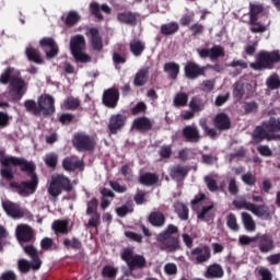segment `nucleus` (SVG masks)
<instances>
[{"mask_svg": "<svg viewBox=\"0 0 280 280\" xmlns=\"http://www.w3.org/2000/svg\"><path fill=\"white\" fill-rule=\"evenodd\" d=\"M2 165L0 170V176L3 180H12L14 178V174L12 173V167H20L22 172H27L31 174V182H23L20 186L18 183H11L10 187L18 189L20 196H31L36 191V187L38 186V177L34 174V163L27 162L22 158L14 156H4L0 160Z\"/></svg>", "mask_w": 280, "mask_h": 280, "instance_id": "obj_1", "label": "nucleus"}, {"mask_svg": "<svg viewBox=\"0 0 280 280\" xmlns=\"http://www.w3.org/2000/svg\"><path fill=\"white\" fill-rule=\"evenodd\" d=\"M273 132H280V119L271 117L269 120L265 121L262 126L257 127L254 130L253 139L255 143H260L267 139V141H272V139H279L280 136L275 135Z\"/></svg>", "mask_w": 280, "mask_h": 280, "instance_id": "obj_2", "label": "nucleus"}, {"mask_svg": "<svg viewBox=\"0 0 280 280\" xmlns=\"http://www.w3.org/2000/svg\"><path fill=\"white\" fill-rule=\"evenodd\" d=\"M277 62H280L279 51H260L256 56V62L250 63V68L255 71H261V69H272V66L277 65Z\"/></svg>", "mask_w": 280, "mask_h": 280, "instance_id": "obj_3", "label": "nucleus"}, {"mask_svg": "<svg viewBox=\"0 0 280 280\" xmlns=\"http://www.w3.org/2000/svg\"><path fill=\"white\" fill-rule=\"evenodd\" d=\"M86 49V42L84 40V36L77 35L71 37L70 39V51L77 62H90L91 57L84 52Z\"/></svg>", "mask_w": 280, "mask_h": 280, "instance_id": "obj_4", "label": "nucleus"}, {"mask_svg": "<svg viewBox=\"0 0 280 280\" xmlns=\"http://www.w3.org/2000/svg\"><path fill=\"white\" fill-rule=\"evenodd\" d=\"M62 189H66V191H71V182L65 175L54 174L48 187V194L52 196V198H57V196L62 194Z\"/></svg>", "mask_w": 280, "mask_h": 280, "instance_id": "obj_5", "label": "nucleus"}, {"mask_svg": "<svg viewBox=\"0 0 280 280\" xmlns=\"http://www.w3.org/2000/svg\"><path fill=\"white\" fill-rule=\"evenodd\" d=\"M2 207L10 215V218H13V220H20V218H26L27 220L32 221L34 220V215L26 209L21 208V206L12 202V201H4L2 202Z\"/></svg>", "mask_w": 280, "mask_h": 280, "instance_id": "obj_6", "label": "nucleus"}, {"mask_svg": "<svg viewBox=\"0 0 280 280\" xmlns=\"http://www.w3.org/2000/svg\"><path fill=\"white\" fill-rule=\"evenodd\" d=\"M120 257L122 261H126L130 270H137V268H143L145 266V257L135 255L130 248L122 249Z\"/></svg>", "mask_w": 280, "mask_h": 280, "instance_id": "obj_7", "label": "nucleus"}, {"mask_svg": "<svg viewBox=\"0 0 280 280\" xmlns=\"http://www.w3.org/2000/svg\"><path fill=\"white\" fill-rule=\"evenodd\" d=\"M73 145L79 152H91L95 149V138L86 133H77L73 139Z\"/></svg>", "mask_w": 280, "mask_h": 280, "instance_id": "obj_8", "label": "nucleus"}, {"mask_svg": "<svg viewBox=\"0 0 280 280\" xmlns=\"http://www.w3.org/2000/svg\"><path fill=\"white\" fill-rule=\"evenodd\" d=\"M9 97L13 100V102H19L25 95L27 91V82L23 79L14 78L10 83Z\"/></svg>", "mask_w": 280, "mask_h": 280, "instance_id": "obj_9", "label": "nucleus"}, {"mask_svg": "<svg viewBox=\"0 0 280 280\" xmlns=\"http://www.w3.org/2000/svg\"><path fill=\"white\" fill-rule=\"evenodd\" d=\"M37 104L39 108V115L40 113H43V115H54L56 112V107L54 106V97L51 95H42L38 98Z\"/></svg>", "mask_w": 280, "mask_h": 280, "instance_id": "obj_10", "label": "nucleus"}, {"mask_svg": "<svg viewBox=\"0 0 280 280\" xmlns=\"http://www.w3.org/2000/svg\"><path fill=\"white\" fill-rule=\"evenodd\" d=\"M197 54L200 58H210V60H218L224 57V48L222 46H213L212 48H198Z\"/></svg>", "mask_w": 280, "mask_h": 280, "instance_id": "obj_11", "label": "nucleus"}, {"mask_svg": "<svg viewBox=\"0 0 280 280\" xmlns=\"http://www.w3.org/2000/svg\"><path fill=\"white\" fill-rule=\"evenodd\" d=\"M39 45L42 49H44L46 54V58L51 59L58 56V45H56V42L54 40V38L45 37L39 40Z\"/></svg>", "mask_w": 280, "mask_h": 280, "instance_id": "obj_12", "label": "nucleus"}, {"mask_svg": "<svg viewBox=\"0 0 280 280\" xmlns=\"http://www.w3.org/2000/svg\"><path fill=\"white\" fill-rule=\"evenodd\" d=\"M190 258L192 261H196V264H205V261L211 259V250L207 246L197 247L191 250Z\"/></svg>", "mask_w": 280, "mask_h": 280, "instance_id": "obj_13", "label": "nucleus"}, {"mask_svg": "<svg viewBox=\"0 0 280 280\" xmlns=\"http://www.w3.org/2000/svg\"><path fill=\"white\" fill-rule=\"evenodd\" d=\"M160 243V248L166 250V253H174L180 248V241L178 237L168 236L163 240H158Z\"/></svg>", "mask_w": 280, "mask_h": 280, "instance_id": "obj_14", "label": "nucleus"}, {"mask_svg": "<svg viewBox=\"0 0 280 280\" xmlns=\"http://www.w3.org/2000/svg\"><path fill=\"white\" fill-rule=\"evenodd\" d=\"M125 124H126V117L121 116V114L113 115L109 118V124H108L109 135H117V132H119V130L124 128Z\"/></svg>", "mask_w": 280, "mask_h": 280, "instance_id": "obj_15", "label": "nucleus"}, {"mask_svg": "<svg viewBox=\"0 0 280 280\" xmlns=\"http://www.w3.org/2000/svg\"><path fill=\"white\" fill-rule=\"evenodd\" d=\"M15 235L19 240V242H32V238L34 237V232L32 231V228L27 224H20L16 226Z\"/></svg>", "mask_w": 280, "mask_h": 280, "instance_id": "obj_16", "label": "nucleus"}, {"mask_svg": "<svg viewBox=\"0 0 280 280\" xmlns=\"http://www.w3.org/2000/svg\"><path fill=\"white\" fill-rule=\"evenodd\" d=\"M185 74L188 80H196L199 75H205V67H200L196 62L189 61L185 66Z\"/></svg>", "mask_w": 280, "mask_h": 280, "instance_id": "obj_17", "label": "nucleus"}, {"mask_svg": "<svg viewBox=\"0 0 280 280\" xmlns=\"http://www.w3.org/2000/svg\"><path fill=\"white\" fill-rule=\"evenodd\" d=\"M258 240V248L260 253H271V250H275V240H272V236L268 234H259Z\"/></svg>", "mask_w": 280, "mask_h": 280, "instance_id": "obj_18", "label": "nucleus"}, {"mask_svg": "<svg viewBox=\"0 0 280 280\" xmlns=\"http://www.w3.org/2000/svg\"><path fill=\"white\" fill-rule=\"evenodd\" d=\"M119 102V92L117 90H107L103 95V104L108 108H115Z\"/></svg>", "mask_w": 280, "mask_h": 280, "instance_id": "obj_19", "label": "nucleus"}, {"mask_svg": "<svg viewBox=\"0 0 280 280\" xmlns=\"http://www.w3.org/2000/svg\"><path fill=\"white\" fill-rule=\"evenodd\" d=\"M56 235H67L71 232V223L67 220H57L51 225Z\"/></svg>", "mask_w": 280, "mask_h": 280, "instance_id": "obj_20", "label": "nucleus"}, {"mask_svg": "<svg viewBox=\"0 0 280 280\" xmlns=\"http://www.w3.org/2000/svg\"><path fill=\"white\" fill-rule=\"evenodd\" d=\"M40 266H43L40 259H34L32 264H30V261H27L26 259L19 260L20 272L27 273L30 272V270H40Z\"/></svg>", "mask_w": 280, "mask_h": 280, "instance_id": "obj_21", "label": "nucleus"}, {"mask_svg": "<svg viewBox=\"0 0 280 280\" xmlns=\"http://www.w3.org/2000/svg\"><path fill=\"white\" fill-rule=\"evenodd\" d=\"M249 211L256 215L257 218H260L261 220H270V210L266 205L256 206L252 203V209Z\"/></svg>", "mask_w": 280, "mask_h": 280, "instance_id": "obj_22", "label": "nucleus"}, {"mask_svg": "<svg viewBox=\"0 0 280 280\" xmlns=\"http://www.w3.org/2000/svg\"><path fill=\"white\" fill-rule=\"evenodd\" d=\"M62 166L67 172H73V170H83L84 163L72 156L66 158L62 162Z\"/></svg>", "mask_w": 280, "mask_h": 280, "instance_id": "obj_23", "label": "nucleus"}, {"mask_svg": "<svg viewBox=\"0 0 280 280\" xmlns=\"http://www.w3.org/2000/svg\"><path fill=\"white\" fill-rule=\"evenodd\" d=\"M207 279H222L224 277V269L222 266L214 264L210 265L205 273Z\"/></svg>", "mask_w": 280, "mask_h": 280, "instance_id": "obj_24", "label": "nucleus"}, {"mask_svg": "<svg viewBox=\"0 0 280 280\" xmlns=\"http://www.w3.org/2000/svg\"><path fill=\"white\" fill-rule=\"evenodd\" d=\"M213 121L215 128L219 130H229V128H231V119H229V116L224 113L218 114Z\"/></svg>", "mask_w": 280, "mask_h": 280, "instance_id": "obj_25", "label": "nucleus"}, {"mask_svg": "<svg viewBox=\"0 0 280 280\" xmlns=\"http://www.w3.org/2000/svg\"><path fill=\"white\" fill-rule=\"evenodd\" d=\"M242 222L244 225V229L247 230L248 233H255L257 230V224L255 223V219L247 212L242 213Z\"/></svg>", "mask_w": 280, "mask_h": 280, "instance_id": "obj_26", "label": "nucleus"}, {"mask_svg": "<svg viewBox=\"0 0 280 280\" xmlns=\"http://www.w3.org/2000/svg\"><path fill=\"white\" fill-rule=\"evenodd\" d=\"M90 10H91L92 14H94V16H96V19H100V20H102V13H100V10H102L106 14H110V7L109 5L102 4L100 7V4H97V2H92L90 4Z\"/></svg>", "mask_w": 280, "mask_h": 280, "instance_id": "obj_27", "label": "nucleus"}, {"mask_svg": "<svg viewBox=\"0 0 280 280\" xmlns=\"http://www.w3.org/2000/svg\"><path fill=\"white\" fill-rule=\"evenodd\" d=\"M164 71L172 80H176V78H178V73H180V66L176 62H168L164 65Z\"/></svg>", "mask_w": 280, "mask_h": 280, "instance_id": "obj_28", "label": "nucleus"}, {"mask_svg": "<svg viewBox=\"0 0 280 280\" xmlns=\"http://www.w3.org/2000/svg\"><path fill=\"white\" fill-rule=\"evenodd\" d=\"M89 34L92 38V47L93 49H95L96 51H100L103 47L102 45V37H100V32L97 31V28H91L89 31Z\"/></svg>", "mask_w": 280, "mask_h": 280, "instance_id": "obj_29", "label": "nucleus"}, {"mask_svg": "<svg viewBox=\"0 0 280 280\" xmlns=\"http://www.w3.org/2000/svg\"><path fill=\"white\" fill-rule=\"evenodd\" d=\"M149 222L152 226H164L165 214H163V212H152L149 215Z\"/></svg>", "mask_w": 280, "mask_h": 280, "instance_id": "obj_30", "label": "nucleus"}, {"mask_svg": "<svg viewBox=\"0 0 280 280\" xmlns=\"http://www.w3.org/2000/svg\"><path fill=\"white\" fill-rule=\"evenodd\" d=\"M187 167L176 165L171 168V176L174 180H183L187 176Z\"/></svg>", "mask_w": 280, "mask_h": 280, "instance_id": "obj_31", "label": "nucleus"}, {"mask_svg": "<svg viewBox=\"0 0 280 280\" xmlns=\"http://www.w3.org/2000/svg\"><path fill=\"white\" fill-rule=\"evenodd\" d=\"M183 132H184V137H186L188 141L196 142L200 140V133L198 132V128L196 127H191V126L185 127Z\"/></svg>", "mask_w": 280, "mask_h": 280, "instance_id": "obj_32", "label": "nucleus"}, {"mask_svg": "<svg viewBox=\"0 0 280 280\" xmlns=\"http://www.w3.org/2000/svg\"><path fill=\"white\" fill-rule=\"evenodd\" d=\"M133 128H136V130H139L140 132H143L152 128V122L148 118H138L133 121Z\"/></svg>", "mask_w": 280, "mask_h": 280, "instance_id": "obj_33", "label": "nucleus"}, {"mask_svg": "<svg viewBox=\"0 0 280 280\" xmlns=\"http://www.w3.org/2000/svg\"><path fill=\"white\" fill-rule=\"evenodd\" d=\"M250 89H253L252 84L236 83L234 86L233 95L234 97H237V100H242V97H244V93H246V91H250Z\"/></svg>", "mask_w": 280, "mask_h": 280, "instance_id": "obj_34", "label": "nucleus"}, {"mask_svg": "<svg viewBox=\"0 0 280 280\" xmlns=\"http://www.w3.org/2000/svg\"><path fill=\"white\" fill-rule=\"evenodd\" d=\"M176 32H178V23L176 22H170L161 26V34L164 36H172V34H176Z\"/></svg>", "mask_w": 280, "mask_h": 280, "instance_id": "obj_35", "label": "nucleus"}, {"mask_svg": "<svg viewBox=\"0 0 280 280\" xmlns=\"http://www.w3.org/2000/svg\"><path fill=\"white\" fill-rule=\"evenodd\" d=\"M117 19L120 23H126L127 25L137 24V15L130 12L119 13Z\"/></svg>", "mask_w": 280, "mask_h": 280, "instance_id": "obj_36", "label": "nucleus"}, {"mask_svg": "<svg viewBox=\"0 0 280 280\" xmlns=\"http://www.w3.org/2000/svg\"><path fill=\"white\" fill-rule=\"evenodd\" d=\"M149 71H150V69L144 68V69H141L139 72H137L135 81H133L136 86H143V84H145V82H148Z\"/></svg>", "mask_w": 280, "mask_h": 280, "instance_id": "obj_37", "label": "nucleus"}, {"mask_svg": "<svg viewBox=\"0 0 280 280\" xmlns=\"http://www.w3.org/2000/svg\"><path fill=\"white\" fill-rule=\"evenodd\" d=\"M264 12V5L259 3L249 4V21H257V16Z\"/></svg>", "mask_w": 280, "mask_h": 280, "instance_id": "obj_38", "label": "nucleus"}, {"mask_svg": "<svg viewBox=\"0 0 280 280\" xmlns=\"http://www.w3.org/2000/svg\"><path fill=\"white\" fill-rule=\"evenodd\" d=\"M143 49H145V44L141 40L133 39L130 42V51L133 56H139L143 54Z\"/></svg>", "mask_w": 280, "mask_h": 280, "instance_id": "obj_39", "label": "nucleus"}, {"mask_svg": "<svg viewBox=\"0 0 280 280\" xmlns=\"http://www.w3.org/2000/svg\"><path fill=\"white\" fill-rule=\"evenodd\" d=\"M26 56L28 60L36 62V65H43V58H40V54L36 48L27 47L26 48Z\"/></svg>", "mask_w": 280, "mask_h": 280, "instance_id": "obj_40", "label": "nucleus"}, {"mask_svg": "<svg viewBox=\"0 0 280 280\" xmlns=\"http://www.w3.org/2000/svg\"><path fill=\"white\" fill-rule=\"evenodd\" d=\"M178 233V226L174 225V224H170L166 226V229L160 233L156 236V240H165V237H172V235H176Z\"/></svg>", "mask_w": 280, "mask_h": 280, "instance_id": "obj_41", "label": "nucleus"}, {"mask_svg": "<svg viewBox=\"0 0 280 280\" xmlns=\"http://www.w3.org/2000/svg\"><path fill=\"white\" fill-rule=\"evenodd\" d=\"M101 194L103 196L102 202H101V209L106 210L110 207L112 200L109 198H113V191L103 189L101 190Z\"/></svg>", "mask_w": 280, "mask_h": 280, "instance_id": "obj_42", "label": "nucleus"}, {"mask_svg": "<svg viewBox=\"0 0 280 280\" xmlns=\"http://www.w3.org/2000/svg\"><path fill=\"white\" fill-rule=\"evenodd\" d=\"M189 101V95L185 92H179L175 94L173 104L174 106H187V102Z\"/></svg>", "mask_w": 280, "mask_h": 280, "instance_id": "obj_43", "label": "nucleus"}, {"mask_svg": "<svg viewBox=\"0 0 280 280\" xmlns=\"http://www.w3.org/2000/svg\"><path fill=\"white\" fill-rule=\"evenodd\" d=\"M159 182V176L152 173H147L142 176H140V183L141 185H154L155 183Z\"/></svg>", "mask_w": 280, "mask_h": 280, "instance_id": "obj_44", "label": "nucleus"}, {"mask_svg": "<svg viewBox=\"0 0 280 280\" xmlns=\"http://www.w3.org/2000/svg\"><path fill=\"white\" fill-rule=\"evenodd\" d=\"M226 226L231 231H234V233L240 231V223H237V217L235 214L231 213L226 217Z\"/></svg>", "mask_w": 280, "mask_h": 280, "instance_id": "obj_45", "label": "nucleus"}, {"mask_svg": "<svg viewBox=\"0 0 280 280\" xmlns=\"http://www.w3.org/2000/svg\"><path fill=\"white\" fill-rule=\"evenodd\" d=\"M135 209L132 208V202H127L126 205L116 208V213L119 218H126L128 213H132Z\"/></svg>", "mask_w": 280, "mask_h": 280, "instance_id": "obj_46", "label": "nucleus"}, {"mask_svg": "<svg viewBox=\"0 0 280 280\" xmlns=\"http://www.w3.org/2000/svg\"><path fill=\"white\" fill-rule=\"evenodd\" d=\"M249 25L253 34H264V32H266V25L257 22V20H249Z\"/></svg>", "mask_w": 280, "mask_h": 280, "instance_id": "obj_47", "label": "nucleus"}, {"mask_svg": "<svg viewBox=\"0 0 280 280\" xmlns=\"http://www.w3.org/2000/svg\"><path fill=\"white\" fill-rule=\"evenodd\" d=\"M267 86L271 90L275 91V89H280V80L279 75L277 74H271L267 80H266Z\"/></svg>", "mask_w": 280, "mask_h": 280, "instance_id": "obj_48", "label": "nucleus"}, {"mask_svg": "<svg viewBox=\"0 0 280 280\" xmlns=\"http://www.w3.org/2000/svg\"><path fill=\"white\" fill-rule=\"evenodd\" d=\"M189 108L195 113H200L201 110H205V104L197 97H192L189 103Z\"/></svg>", "mask_w": 280, "mask_h": 280, "instance_id": "obj_49", "label": "nucleus"}, {"mask_svg": "<svg viewBox=\"0 0 280 280\" xmlns=\"http://www.w3.org/2000/svg\"><path fill=\"white\" fill-rule=\"evenodd\" d=\"M119 269L113 266H105L102 270V276L107 277V279H115Z\"/></svg>", "mask_w": 280, "mask_h": 280, "instance_id": "obj_50", "label": "nucleus"}, {"mask_svg": "<svg viewBox=\"0 0 280 280\" xmlns=\"http://www.w3.org/2000/svg\"><path fill=\"white\" fill-rule=\"evenodd\" d=\"M215 175H208L205 177L206 185L210 191H218V183L215 182Z\"/></svg>", "mask_w": 280, "mask_h": 280, "instance_id": "obj_51", "label": "nucleus"}, {"mask_svg": "<svg viewBox=\"0 0 280 280\" xmlns=\"http://www.w3.org/2000/svg\"><path fill=\"white\" fill-rule=\"evenodd\" d=\"M78 106H80V102L73 97L67 98L62 104V108L66 110H73L78 108Z\"/></svg>", "mask_w": 280, "mask_h": 280, "instance_id": "obj_52", "label": "nucleus"}, {"mask_svg": "<svg viewBox=\"0 0 280 280\" xmlns=\"http://www.w3.org/2000/svg\"><path fill=\"white\" fill-rule=\"evenodd\" d=\"M176 212L178 214V217L180 218V220H187V218H189V210L187 209V207L183 203H177L175 206Z\"/></svg>", "mask_w": 280, "mask_h": 280, "instance_id": "obj_53", "label": "nucleus"}, {"mask_svg": "<svg viewBox=\"0 0 280 280\" xmlns=\"http://www.w3.org/2000/svg\"><path fill=\"white\" fill-rule=\"evenodd\" d=\"M24 106L28 113H33V115H40V109L38 105H36V102L32 100L25 101Z\"/></svg>", "mask_w": 280, "mask_h": 280, "instance_id": "obj_54", "label": "nucleus"}, {"mask_svg": "<svg viewBox=\"0 0 280 280\" xmlns=\"http://www.w3.org/2000/svg\"><path fill=\"white\" fill-rule=\"evenodd\" d=\"M233 205L236 207V209H246V211H250L253 208V203L246 201L245 199H236L233 201Z\"/></svg>", "mask_w": 280, "mask_h": 280, "instance_id": "obj_55", "label": "nucleus"}, {"mask_svg": "<svg viewBox=\"0 0 280 280\" xmlns=\"http://www.w3.org/2000/svg\"><path fill=\"white\" fill-rule=\"evenodd\" d=\"M242 180L245 185L253 187L257 183V177H255V174L248 172L242 175Z\"/></svg>", "mask_w": 280, "mask_h": 280, "instance_id": "obj_56", "label": "nucleus"}, {"mask_svg": "<svg viewBox=\"0 0 280 280\" xmlns=\"http://www.w3.org/2000/svg\"><path fill=\"white\" fill-rule=\"evenodd\" d=\"M257 240H259V233L253 237L247 235H242L240 236L238 242L242 246H247L248 244H252V242H257Z\"/></svg>", "mask_w": 280, "mask_h": 280, "instance_id": "obj_57", "label": "nucleus"}, {"mask_svg": "<svg viewBox=\"0 0 280 280\" xmlns=\"http://www.w3.org/2000/svg\"><path fill=\"white\" fill-rule=\"evenodd\" d=\"M78 21H80V14H78V12L71 11L68 13V15L66 18L67 25H75V23H78Z\"/></svg>", "mask_w": 280, "mask_h": 280, "instance_id": "obj_58", "label": "nucleus"}, {"mask_svg": "<svg viewBox=\"0 0 280 280\" xmlns=\"http://www.w3.org/2000/svg\"><path fill=\"white\" fill-rule=\"evenodd\" d=\"M44 161L48 167H54L58 163V155L56 153H48L45 155Z\"/></svg>", "mask_w": 280, "mask_h": 280, "instance_id": "obj_59", "label": "nucleus"}, {"mask_svg": "<svg viewBox=\"0 0 280 280\" xmlns=\"http://www.w3.org/2000/svg\"><path fill=\"white\" fill-rule=\"evenodd\" d=\"M199 124L201 126V128L205 130L206 135H208V137H215L218 135V132L215 131V129H210L207 126V119L206 118H201L199 120Z\"/></svg>", "mask_w": 280, "mask_h": 280, "instance_id": "obj_60", "label": "nucleus"}, {"mask_svg": "<svg viewBox=\"0 0 280 280\" xmlns=\"http://www.w3.org/2000/svg\"><path fill=\"white\" fill-rule=\"evenodd\" d=\"M211 209H213V206L203 207L202 210L198 213V219L209 220L211 218Z\"/></svg>", "mask_w": 280, "mask_h": 280, "instance_id": "obj_61", "label": "nucleus"}, {"mask_svg": "<svg viewBox=\"0 0 280 280\" xmlns=\"http://www.w3.org/2000/svg\"><path fill=\"white\" fill-rule=\"evenodd\" d=\"M164 272L165 275H168L170 277L177 275L178 267L174 262H168L164 266Z\"/></svg>", "mask_w": 280, "mask_h": 280, "instance_id": "obj_62", "label": "nucleus"}, {"mask_svg": "<svg viewBox=\"0 0 280 280\" xmlns=\"http://www.w3.org/2000/svg\"><path fill=\"white\" fill-rule=\"evenodd\" d=\"M63 246H65L66 248H74V249H78V248H80L81 243H80V241H78L77 238H71V240L66 238V240L63 241Z\"/></svg>", "mask_w": 280, "mask_h": 280, "instance_id": "obj_63", "label": "nucleus"}, {"mask_svg": "<svg viewBox=\"0 0 280 280\" xmlns=\"http://www.w3.org/2000/svg\"><path fill=\"white\" fill-rule=\"evenodd\" d=\"M86 213L88 215L97 213V199H92L90 202H88Z\"/></svg>", "mask_w": 280, "mask_h": 280, "instance_id": "obj_64", "label": "nucleus"}]
</instances>
